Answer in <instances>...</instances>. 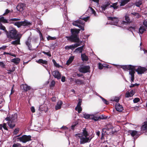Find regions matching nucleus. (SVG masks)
Listing matches in <instances>:
<instances>
[{
	"mask_svg": "<svg viewBox=\"0 0 147 147\" xmlns=\"http://www.w3.org/2000/svg\"><path fill=\"white\" fill-rule=\"evenodd\" d=\"M140 99L138 98H136L133 100V102L134 103H137L140 101Z\"/></svg>",
	"mask_w": 147,
	"mask_h": 147,
	"instance_id": "3c124183",
	"label": "nucleus"
},
{
	"mask_svg": "<svg viewBox=\"0 0 147 147\" xmlns=\"http://www.w3.org/2000/svg\"><path fill=\"white\" fill-rule=\"evenodd\" d=\"M99 119H105L107 118V117L105 116L104 115H101L99 116Z\"/></svg>",
	"mask_w": 147,
	"mask_h": 147,
	"instance_id": "5fc2aeb1",
	"label": "nucleus"
},
{
	"mask_svg": "<svg viewBox=\"0 0 147 147\" xmlns=\"http://www.w3.org/2000/svg\"><path fill=\"white\" fill-rule=\"evenodd\" d=\"M80 44L78 43H76L74 44V45H73V46L74 47V48L80 46Z\"/></svg>",
	"mask_w": 147,
	"mask_h": 147,
	"instance_id": "338daca9",
	"label": "nucleus"
},
{
	"mask_svg": "<svg viewBox=\"0 0 147 147\" xmlns=\"http://www.w3.org/2000/svg\"><path fill=\"white\" fill-rule=\"evenodd\" d=\"M65 49L68 50H69L70 49H74V47L73 46V45H70L69 46H66L65 47Z\"/></svg>",
	"mask_w": 147,
	"mask_h": 147,
	"instance_id": "f704fd0d",
	"label": "nucleus"
},
{
	"mask_svg": "<svg viewBox=\"0 0 147 147\" xmlns=\"http://www.w3.org/2000/svg\"><path fill=\"white\" fill-rule=\"evenodd\" d=\"M75 82L77 85H83L85 84L84 81L80 79H75Z\"/></svg>",
	"mask_w": 147,
	"mask_h": 147,
	"instance_id": "f3484780",
	"label": "nucleus"
},
{
	"mask_svg": "<svg viewBox=\"0 0 147 147\" xmlns=\"http://www.w3.org/2000/svg\"><path fill=\"white\" fill-rule=\"evenodd\" d=\"M5 32L7 38L9 39L15 40L17 38V37L19 36L18 34V31L12 27H9L8 31L5 30Z\"/></svg>",
	"mask_w": 147,
	"mask_h": 147,
	"instance_id": "f03ea898",
	"label": "nucleus"
},
{
	"mask_svg": "<svg viewBox=\"0 0 147 147\" xmlns=\"http://www.w3.org/2000/svg\"><path fill=\"white\" fill-rule=\"evenodd\" d=\"M131 0H122L120 5V6H124L125 4L127 3Z\"/></svg>",
	"mask_w": 147,
	"mask_h": 147,
	"instance_id": "c756f323",
	"label": "nucleus"
},
{
	"mask_svg": "<svg viewBox=\"0 0 147 147\" xmlns=\"http://www.w3.org/2000/svg\"><path fill=\"white\" fill-rule=\"evenodd\" d=\"M118 66H119L124 70H129V69H131V67H133V65H131Z\"/></svg>",
	"mask_w": 147,
	"mask_h": 147,
	"instance_id": "2eb2a0df",
	"label": "nucleus"
},
{
	"mask_svg": "<svg viewBox=\"0 0 147 147\" xmlns=\"http://www.w3.org/2000/svg\"><path fill=\"white\" fill-rule=\"evenodd\" d=\"M24 4L22 3H19L16 7V9L18 11H22L24 10Z\"/></svg>",
	"mask_w": 147,
	"mask_h": 147,
	"instance_id": "ddd939ff",
	"label": "nucleus"
},
{
	"mask_svg": "<svg viewBox=\"0 0 147 147\" xmlns=\"http://www.w3.org/2000/svg\"><path fill=\"white\" fill-rule=\"evenodd\" d=\"M42 53L45 55H47L49 56V57H51V55L49 51L48 52H46L44 51H43L42 52Z\"/></svg>",
	"mask_w": 147,
	"mask_h": 147,
	"instance_id": "de8ad7c7",
	"label": "nucleus"
},
{
	"mask_svg": "<svg viewBox=\"0 0 147 147\" xmlns=\"http://www.w3.org/2000/svg\"><path fill=\"white\" fill-rule=\"evenodd\" d=\"M110 5L109 3H107L106 5H104L102 6H101V8H102L103 10L105 11L107 8V7Z\"/></svg>",
	"mask_w": 147,
	"mask_h": 147,
	"instance_id": "c9c22d12",
	"label": "nucleus"
},
{
	"mask_svg": "<svg viewBox=\"0 0 147 147\" xmlns=\"http://www.w3.org/2000/svg\"><path fill=\"white\" fill-rule=\"evenodd\" d=\"M103 65H102V63H98V68L100 69H103Z\"/></svg>",
	"mask_w": 147,
	"mask_h": 147,
	"instance_id": "6e6d98bb",
	"label": "nucleus"
},
{
	"mask_svg": "<svg viewBox=\"0 0 147 147\" xmlns=\"http://www.w3.org/2000/svg\"><path fill=\"white\" fill-rule=\"evenodd\" d=\"M72 24L73 25L78 27L80 30H84L85 22L82 20L81 18L78 20L73 21Z\"/></svg>",
	"mask_w": 147,
	"mask_h": 147,
	"instance_id": "7ed1b4c3",
	"label": "nucleus"
},
{
	"mask_svg": "<svg viewBox=\"0 0 147 147\" xmlns=\"http://www.w3.org/2000/svg\"><path fill=\"white\" fill-rule=\"evenodd\" d=\"M0 22H2L3 23H9L10 22L8 21V20L4 18L2 16L0 18Z\"/></svg>",
	"mask_w": 147,
	"mask_h": 147,
	"instance_id": "cd10ccee",
	"label": "nucleus"
},
{
	"mask_svg": "<svg viewBox=\"0 0 147 147\" xmlns=\"http://www.w3.org/2000/svg\"><path fill=\"white\" fill-rule=\"evenodd\" d=\"M52 62L55 66L58 68H59L60 67V66L57 63L56 61L54 59L52 60Z\"/></svg>",
	"mask_w": 147,
	"mask_h": 147,
	"instance_id": "4c0bfd02",
	"label": "nucleus"
},
{
	"mask_svg": "<svg viewBox=\"0 0 147 147\" xmlns=\"http://www.w3.org/2000/svg\"><path fill=\"white\" fill-rule=\"evenodd\" d=\"M53 75L55 78L58 80L60 79L61 78V75L60 73L58 71L55 70L53 71L52 73Z\"/></svg>",
	"mask_w": 147,
	"mask_h": 147,
	"instance_id": "6e6552de",
	"label": "nucleus"
},
{
	"mask_svg": "<svg viewBox=\"0 0 147 147\" xmlns=\"http://www.w3.org/2000/svg\"><path fill=\"white\" fill-rule=\"evenodd\" d=\"M129 93L133 96L136 93V90L135 89L132 90H131L130 92H129Z\"/></svg>",
	"mask_w": 147,
	"mask_h": 147,
	"instance_id": "603ef678",
	"label": "nucleus"
},
{
	"mask_svg": "<svg viewBox=\"0 0 147 147\" xmlns=\"http://www.w3.org/2000/svg\"><path fill=\"white\" fill-rule=\"evenodd\" d=\"M117 18L116 17H107L108 20L112 21V23H113L114 25H116L118 23V20H117Z\"/></svg>",
	"mask_w": 147,
	"mask_h": 147,
	"instance_id": "1a4fd4ad",
	"label": "nucleus"
},
{
	"mask_svg": "<svg viewBox=\"0 0 147 147\" xmlns=\"http://www.w3.org/2000/svg\"><path fill=\"white\" fill-rule=\"evenodd\" d=\"M74 58V57L73 56L70 57L67 61L66 63V64L67 65H69L72 62Z\"/></svg>",
	"mask_w": 147,
	"mask_h": 147,
	"instance_id": "c85d7f7f",
	"label": "nucleus"
},
{
	"mask_svg": "<svg viewBox=\"0 0 147 147\" xmlns=\"http://www.w3.org/2000/svg\"><path fill=\"white\" fill-rule=\"evenodd\" d=\"M131 132L130 133V134L132 137H134L135 136H139L138 134V131L136 130H132L131 131Z\"/></svg>",
	"mask_w": 147,
	"mask_h": 147,
	"instance_id": "2f4dec72",
	"label": "nucleus"
},
{
	"mask_svg": "<svg viewBox=\"0 0 147 147\" xmlns=\"http://www.w3.org/2000/svg\"><path fill=\"white\" fill-rule=\"evenodd\" d=\"M81 57L82 60L83 61H87L88 60V57L85 54H81Z\"/></svg>",
	"mask_w": 147,
	"mask_h": 147,
	"instance_id": "b1692460",
	"label": "nucleus"
},
{
	"mask_svg": "<svg viewBox=\"0 0 147 147\" xmlns=\"http://www.w3.org/2000/svg\"><path fill=\"white\" fill-rule=\"evenodd\" d=\"M75 110L78 111V113H80L82 111V109L81 106H77L75 108Z\"/></svg>",
	"mask_w": 147,
	"mask_h": 147,
	"instance_id": "473e14b6",
	"label": "nucleus"
},
{
	"mask_svg": "<svg viewBox=\"0 0 147 147\" xmlns=\"http://www.w3.org/2000/svg\"><path fill=\"white\" fill-rule=\"evenodd\" d=\"M115 107L116 110L119 112H122L123 110L122 106L120 105L119 103H117L115 105Z\"/></svg>",
	"mask_w": 147,
	"mask_h": 147,
	"instance_id": "4468645a",
	"label": "nucleus"
},
{
	"mask_svg": "<svg viewBox=\"0 0 147 147\" xmlns=\"http://www.w3.org/2000/svg\"><path fill=\"white\" fill-rule=\"evenodd\" d=\"M132 96L131 94L129 92V91H127L125 94V97L126 98H128L129 97H132Z\"/></svg>",
	"mask_w": 147,
	"mask_h": 147,
	"instance_id": "58836bf2",
	"label": "nucleus"
},
{
	"mask_svg": "<svg viewBox=\"0 0 147 147\" xmlns=\"http://www.w3.org/2000/svg\"><path fill=\"white\" fill-rule=\"evenodd\" d=\"M90 17L89 16H87L85 18H81L82 20L83 21H87L88 19Z\"/></svg>",
	"mask_w": 147,
	"mask_h": 147,
	"instance_id": "bf43d9fd",
	"label": "nucleus"
},
{
	"mask_svg": "<svg viewBox=\"0 0 147 147\" xmlns=\"http://www.w3.org/2000/svg\"><path fill=\"white\" fill-rule=\"evenodd\" d=\"M47 38L48 40H54L56 39V38L55 37H53L50 36H48Z\"/></svg>",
	"mask_w": 147,
	"mask_h": 147,
	"instance_id": "79ce46f5",
	"label": "nucleus"
},
{
	"mask_svg": "<svg viewBox=\"0 0 147 147\" xmlns=\"http://www.w3.org/2000/svg\"><path fill=\"white\" fill-rule=\"evenodd\" d=\"M147 129V121H145L143 123V124L141 126V130L145 131Z\"/></svg>",
	"mask_w": 147,
	"mask_h": 147,
	"instance_id": "a878e982",
	"label": "nucleus"
},
{
	"mask_svg": "<svg viewBox=\"0 0 147 147\" xmlns=\"http://www.w3.org/2000/svg\"><path fill=\"white\" fill-rule=\"evenodd\" d=\"M17 139L19 140L20 142L25 143L31 140V136H30L24 135L21 137L18 138Z\"/></svg>",
	"mask_w": 147,
	"mask_h": 147,
	"instance_id": "20e7f679",
	"label": "nucleus"
},
{
	"mask_svg": "<svg viewBox=\"0 0 147 147\" xmlns=\"http://www.w3.org/2000/svg\"><path fill=\"white\" fill-rule=\"evenodd\" d=\"M80 31V29H71V35L69 36H66L65 38L68 41L71 42L78 43L80 42L78 34Z\"/></svg>",
	"mask_w": 147,
	"mask_h": 147,
	"instance_id": "f257e3e1",
	"label": "nucleus"
},
{
	"mask_svg": "<svg viewBox=\"0 0 147 147\" xmlns=\"http://www.w3.org/2000/svg\"><path fill=\"white\" fill-rule=\"evenodd\" d=\"M7 124L10 128L13 129L15 126L16 124L14 122L12 121H9L7 122Z\"/></svg>",
	"mask_w": 147,
	"mask_h": 147,
	"instance_id": "aec40b11",
	"label": "nucleus"
},
{
	"mask_svg": "<svg viewBox=\"0 0 147 147\" xmlns=\"http://www.w3.org/2000/svg\"><path fill=\"white\" fill-rule=\"evenodd\" d=\"M126 29L129 31L133 33L132 30H135V27L130 26L127 28Z\"/></svg>",
	"mask_w": 147,
	"mask_h": 147,
	"instance_id": "72a5a7b5",
	"label": "nucleus"
},
{
	"mask_svg": "<svg viewBox=\"0 0 147 147\" xmlns=\"http://www.w3.org/2000/svg\"><path fill=\"white\" fill-rule=\"evenodd\" d=\"M146 30V28L144 26H141L140 27L139 29V32L140 34H142L144 31Z\"/></svg>",
	"mask_w": 147,
	"mask_h": 147,
	"instance_id": "4be33fe9",
	"label": "nucleus"
},
{
	"mask_svg": "<svg viewBox=\"0 0 147 147\" xmlns=\"http://www.w3.org/2000/svg\"><path fill=\"white\" fill-rule=\"evenodd\" d=\"M100 98L104 103L106 105L109 104V102L106 99L101 96H100Z\"/></svg>",
	"mask_w": 147,
	"mask_h": 147,
	"instance_id": "37998d69",
	"label": "nucleus"
},
{
	"mask_svg": "<svg viewBox=\"0 0 147 147\" xmlns=\"http://www.w3.org/2000/svg\"><path fill=\"white\" fill-rule=\"evenodd\" d=\"M0 29L4 30L5 31V30H7L6 29L5 27L3 26L2 24L0 23Z\"/></svg>",
	"mask_w": 147,
	"mask_h": 147,
	"instance_id": "a18cd8bd",
	"label": "nucleus"
},
{
	"mask_svg": "<svg viewBox=\"0 0 147 147\" xmlns=\"http://www.w3.org/2000/svg\"><path fill=\"white\" fill-rule=\"evenodd\" d=\"M89 8H90V9H91L92 13L94 14L95 16V14H96V12L94 10V9L91 7H89Z\"/></svg>",
	"mask_w": 147,
	"mask_h": 147,
	"instance_id": "774afa93",
	"label": "nucleus"
},
{
	"mask_svg": "<svg viewBox=\"0 0 147 147\" xmlns=\"http://www.w3.org/2000/svg\"><path fill=\"white\" fill-rule=\"evenodd\" d=\"M90 141V140L89 138L82 137L80 138V144H84L89 142Z\"/></svg>",
	"mask_w": 147,
	"mask_h": 147,
	"instance_id": "9b49d317",
	"label": "nucleus"
},
{
	"mask_svg": "<svg viewBox=\"0 0 147 147\" xmlns=\"http://www.w3.org/2000/svg\"><path fill=\"white\" fill-rule=\"evenodd\" d=\"M13 24L15 26H17L18 28H20L22 26L21 22H10L9 24Z\"/></svg>",
	"mask_w": 147,
	"mask_h": 147,
	"instance_id": "bb28decb",
	"label": "nucleus"
},
{
	"mask_svg": "<svg viewBox=\"0 0 147 147\" xmlns=\"http://www.w3.org/2000/svg\"><path fill=\"white\" fill-rule=\"evenodd\" d=\"M17 38L15 40L12 41L11 42V44L14 45H20V39L21 37L20 36L17 37Z\"/></svg>",
	"mask_w": 147,
	"mask_h": 147,
	"instance_id": "dca6fc26",
	"label": "nucleus"
},
{
	"mask_svg": "<svg viewBox=\"0 0 147 147\" xmlns=\"http://www.w3.org/2000/svg\"><path fill=\"white\" fill-rule=\"evenodd\" d=\"M118 4V3L116 2L115 3H114L112 5H111V7H113L114 9H116V6Z\"/></svg>",
	"mask_w": 147,
	"mask_h": 147,
	"instance_id": "09e8293b",
	"label": "nucleus"
},
{
	"mask_svg": "<svg viewBox=\"0 0 147 147\" xmlns=\"http://www.w3.org/2000/svg\"><path fill=\"white\" fill-rule=\"evenodd\" d=\"M139 84H137V83H136L134 84H131V85L129 86V87L130 88H132V87H134V86H138L139 85Z\"/></svg>",
	"mask_w": 147,
	"mask_h": 147,
	"instance_id": "e2e57ef3",
	"label": "nucleus"
},
{
	"mask_svg": "<svg viewBox=\"0 0 147 147\" xmlns=\"http://www.w3.org/2000/svg\"><path fill=\"white\" fill-rule=\"evenodd\" d=\"M131 14H132L134 16H137L136 17L137 18H139L140 16V14H139V13H136V12L131 13Z\"/></svg>",
	"mask_w": 147,
	"mask_h": 147,
	"instance_id": "c03bdc74",
	"label": "nucleus"
},
{
	"mask_svg": "<svg viewBox=\"0 0 147 147\" xmlns=\"http://www.w3.org/2000/svg\"><path fill=\"white\" fill-rule=\"evenodd\" d=\"M19 131V129L18 128H17L15 129L13 132V134L16 135L17 134Z\"/></svg>",
	"mask_w": 147,
	"mask_h": 147,
	"instance_id": "a19ab883",
	"label": "nucleus"
},
{
	"mask_svg": "<svg viewBox=\"0 0 147 147\" xmlns=\"http://www.w3.org/2000/svg\"><path fill=\"white\" fill-rule=\"evenodd\" d=\"M20 20V19L19 18H13L10 19L9 20V22H13V21H19Z\"/></svg>",
	"mask_w": 147,
	"mask_h": 147,
	"instance_id": "ea45409f",
	"label": "nucleus"
},
{
	"mask_svg": "<svg viewBox=\"0 0 147 147\" xmlns=\"http://www.w3.org/2000/svg\"><path fill=\"white\" fill-rule=\"evenodd\" d=\"M125 21H123L121 22V24H123L126 25L127 24H129L131 23V21L130 20L129 17L127 16L126 15L125 17Z\"/></svg>",
	"mask_w": 147,
	"mask_h": 147,
	"instance_id": "9d476101",
	"label": "nucleus"
},
{
	"mask_svg": "<svg viewBox=\"0 0 147 147\" xmlns=\"http://www.w3.org/2000/svg\"><path fill=\"white\" fill-rule=\"evenodd\" d=\"M84 47V45H82L81 47H78L75 49V51L76 52L79 51V53H82L83 51Z\"/></svg>",
	"mask_w": 147,
	"mask_h": 147,
	"instance_id": "7c9ffc66",
	"label": "nucleus"
},
{
	"mask_svg": "<svg viewBox=\"0 0 147 147\" xmlns=\"http://www.w3.org/2000/svg\"><path fill=\"white\" fill-rule=\"evenodd\" d=\"M22 26H28L32 24L31 23L28 22L27 20H25L23 21H21Z\"/></svg>",
	"mask_w": 147,
	"mask_h": 147,
	"instance_id": "6ab92c4d",
	"label": "nucleus"
},
{
	"mask_svg": "<svg viewBox=\"0 0 147 147\" xmlns=\"http://www.w3.org/2000/svg\"><path fill=\"white\" fill-rule=\"evenodd\" d=\"M31 39L29 37L26 42V44L28 46L29 50H33L32 49V46L31 43Z\"/></svg>",
	"mask_w": 147,
	"mask_h": 147,
	"instance_id": "f8f14e48",
	"label": "nucleus"
},
{
	"mask_svg": "<svg viewBox=\"0 0 147 147\" xmlns=\"http://www.w3.org/2000/svg\"><path fill=\"white\" fill-rule=\"evenodd\" d=\"M83 135L85 137H86L88 136V132L87 131H86V128H84V129L83 130Z\"/></svg>",
	"mask_w": 147,
	"mask_h": 147,
	"instance_id": "e433bc0d",
	"label": "nucleus"
},
{
	"mask_svg": "<svg viewBox=\"0 0 147 147\" xmlns=\"http://www.w3.org/2000/svg\"><path fill=\"white\" fill-rule=\"evenodd\" d=\"M63 104V102L62 101H60L58 102L56 105L55 106V109L56 110L60 109L61 108V105Z\"/></svg>",
	"mask_w": 147,
	"mask_h": 147,
	"instance_id": "393cba45",
	"label": "nucleus"
},
{
	"mask_svg": "<svg viewBox=\"0 0 147 147\" xmlns=\"http://www.w3.org/2000/svg\"><path fill=\"white\" fill-rule=\"evenodd\" d=\"M143 24L144 26L145 27L146 29L147 28V21L146 20H144L143 22Z\"/></svg>",
	"mask_w": 147,
	"mask_h": 147,
	"instance_id": "864d4df0",
	"label": "nucleus"
},
{
	"mask_svg": "<svg viewBox=\"0 0 147 147\" xmlns=\"http://www.w3.org/2000/svg\"><path fill=\"white\" fill-rule=\"evenodd\" d=\"M36 62L37 63L42 65V64L47 65L48 64V62L47 61L43 60V59H39L38 61H36Z\"/></svg>",
	"mask_w": 147,
	"mask_h": 147,
	"instance_id": "a211bd4d",
	"label": "nucleus"
},
{
	"mask_svg": "<svg viewBox=\"0 0 147 147\" xmlns=\"http://www.w3.org/2000/svg\"><path fill=\"white\" fill-rule=\"evenodd\" d=\"M23 90L25 92H27L29 90H30L31 88L29 86H28L26 84H23L22 85Z\"/></svg>",
	"mask_w": 147,
	"mask_h": 147,
	"instance_id": "412c9836",
	"label": "nucleus"
},
{
	"mask_svg": "<svg viewBox=\"0 0 147 147\" xmlns=\"http://www.w3.org/2000/svg\"><path fill=\"white\" fill-rule=\"evenodd\" d=\"M142 3L141 1H138L135 3V5L137 7H139Z\"/></svg>",
	"mask_w": 147,
	"mask_h": 147,
	"instance_id": "8fccbe9b",
	"label": "nucleus"
},
{
	"mask_svg": "<svg viewBox=\"0 0 147 147\" xmlns=\"http://www.w3.org/2000/svg\"><path fill=\"white\" fill-rule=\"evenodd\" d=\"M10 12V10H9L8 9H7L6 10L5 12L3 14V16H5L8 13H9Z\"/></svg>",
	"mask_w": 147,
	"mask_h": 147,
	"instance_id": "0e129e2a",
	"label": "nucleus"
},
{
	"mask_svg": "<svg viewBox=\"0 0 147 147\" xmlns=\"http://www.w3.org/2000/svg\"><path fill=\"white\" fill-rule=\"evenodd\" d=\"M79 101L78 102V103L77 105V106H81V103L82 102V100L81 99L79 98Z\"/></svg>",
	"mask_w": 147,
	"mask_h": 147,
	"instance_id": "4d7b16f0",
	"label": "nucleus"
},
{
	"mask_svg": "<svg viewBox=\"0 0 147 147\" xmlns=\"http://www.w3.org/2000/svg\"><path fill=\"white\" fill-rule=\"evenodd\" d=\"M135 71L139 74H142L147 71V69L145 67L139 66Z\"/></svg>",
	"mask_w": 147,
	"mask_h": 147,
	"instance_id": "39448f33",
	"label": "nucleus"
},
{
	"mask_svg": "<svg viewBox=\"0 0 147 147\" xmlns=\"http://www.w3.org/2000/svg\"><path fill=\"white\" fill-rule=\"evenodd\" d=\"M20 59L18 58H16L12 59L11 60V61L16 65H17L20 62Z\"/></svg>",
	"mask_w": 147,
	"mask_h": 147,
	"instance_id": "5701e85b",
	"label": "nucleus"
},
{
	"mask_svg": "<svg viewBox=\"0 0 147 147\" xmlns=\"http://www.w3.org/2000/svg\"><path fill=\"white\" fill-rule=\"evenodd\" d=\"M2 127H3L4 129L5 130H8V129L6 127V124L5 123H3V125H2Z\"/></svg>",
	"mask_w": 147,
	"mask_h": 147,
	"instance_id": "680f3d73",
	"label": "nucleus"
},
{
	"mask_svg": "<svg viewBox=\"0 0 147 147\" xmlns=\"http://www.w3.org/2000/svg\"><path fill=\"white\" fill-rule=\"evenodd\" d=\"M135 66L133 65V67H131V69H129V74L131 76V82H134V74L135 73Z\"/></svg>",
	"mask_w": 147,
	"mask_h": 147,
	"instance_id": "423d86ee",
	"label": "nucleus"
},
{
	"mask_svg": "<svg viewBox=\"0 0 147 147\" xmlns=\"http://www.w3.org/2000/svg\"><path fill=\"white\" fill-rule=\"evenodd\" d=\"M14 86V85H13L11 88V93H10L11 95L14 92V90H13Z\"/></svg>",
	"mask_w": 147,
	"mask_h": 147,
	"instance_id": "69168bd1",
	"label": "nucleus"
},
{
	"mask_svg": "<svg viewBox=\"0 0 147 147\" xmlns=\"http://www.w3.org/2000/svg\"><path fill=\"white\" fill-rule=\"evenodd\" d=\"M0 65L1 67L4 68L5 65L3 62L0 61Z\"/></svg>",
	"mask_w": 147,
	"mask_h": 147,
	"instance_id": "052dcab7",
	"label": "nucleus"
},
{
	"mask_svg": "<svg viewBox=\"0 0 147 147\" xmlns=\"http://www.w3.org/2000/svg\"><path fill=\"white\" fill-rule=\"evenodd\" d=\"M90 68L89 66H81L79 68V71L80 72L85 73L89 71Z\"/></svg>",
	"mask_w": 147,
	"mask_h": 147,
	"instance_id": "0eeeda50",
	"label": "nucleus"
},
{
	"mask_svg": "<svg viewBox=\"0 0 147 147\" xmlns=\"http://www.w3.org/2000/svg\"><path fill=\"white\" fill-rule=\"evenodd\" d=\"M55 81L54 80H53L51 83L50 86L51 87H53L55 86Z\"/></svg>",
	"mask_w": 147,
	"mask_h": 147,
	"instance_id": "49530a36",
	"label": "nucleus"
},
{
	"mask_svg": "<svg viewBox=\"0 0 147 147\" xmlns=\"http://www.w3.org/2000/svg\"><path fill=\"white\" fill-rule=\"evenodd\" d=\"M84 117L86 119H89L90 117V115L86 114H83Z\"/></svg>",
	"mask_w": 147,
	"mask_h": 147,
	"instance_id": "13d9d810",
	"label": "nucleus"
}]
</instances>
